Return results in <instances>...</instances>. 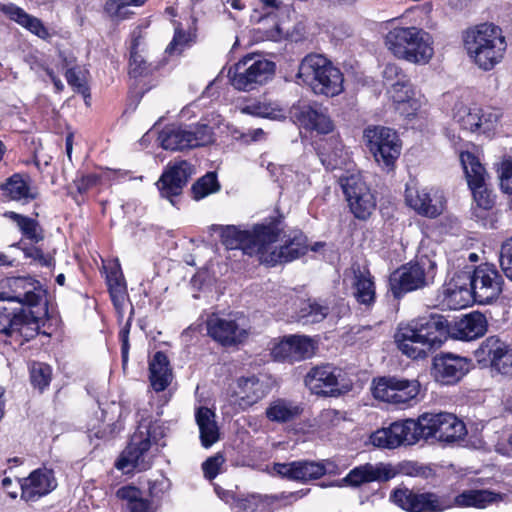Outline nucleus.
<instances>
[{
  "mask_svg": "<svg viewBox=\"0 0 512 512\" xmlns=\"http://www.w3.org/2000/svg\"><path fill=\"white\" fill-rule=\"evenodd\" d=\"M487 327V319L480 312L465 315L452 328L443 315L430 314L399 326L395 342L399 350L409 358L423 359L430 351L440 347L449 334L458 340L472 341L482 337Z\"/></svg>",
  "mask_w": 512,
  "mask_h": 512,
  "instance_id": "1",
  "label": "nucleus"
},
{
  "mask_svg": "<svg viewBox=\"0 0 512 512\" xmlns=\"http://www.w3.org/2000/svg\"><path fill=\"white\" fill-rule=\"evenodd\" d=\"M462 40L469 59L483 71H490L501 63L507 50L502 29L493 23L467 28Z\"/></svg>",
  "mask_w": 512,
  "mask_h": 512,
  "instance_id": "2",
  "label": "nucleus"
},
{
  "mask_svg": "<svg viewBox=\"0 0 512 512\" xmlns=\"http://www.w3.org/2000/svg\"><path fill=\"white\" fill-rule=\"evenodd\" d=\"M385 46L398 59L426 64L434 54L428 32L416 26H397L385 36Z\"/></svg>",
  "mask_w": 512,
  "mask_h": 512,
  "instance_id": "3",
  "label": "nucleus"
},
{
  "mask_svg": "<svg viewBox=\"0 0 512 512\" xmlns=\"http://www.w3.org/2000/svg\"><path fill=\"white\" fill-rule=\"evenodd\" d=\"M165 436V428L157 421L142 420L137 431L116 462V467L125 472L144 471L150 468L148 451L152 443H157Z\"/></svg>",
  "mask_w": 512,
  "mask_h": 512,
  "instance_id": "4",
  "label": "nucleus"
},
{
  "mask_svg": "<svg viewBox=\"0 0 512 512\" xmlns=\"http://www.w3.org/2000/svg\"><path fill=\"white\" fill-rule=\"evenodd\" d=\"M266 229L272 230L274 237L270 241H263L259 255L261 263L275 266L293 261L307 252V238L302 232L293 231L281 236L277 224H269Z\"/></svg>",
  "mask_w": 512,
  "mask_h": 512,
  "instance_id": "5",
  "label": "nucleus"
},
{
  "mask_svg": "<svg viewBox=\"0 0 512 512\" xmlns=\"http://www.w3.org/2000/svg\"><path fill=\"white\" fill-rule=\"evenodd\" d=\"M465 278L469 280L470 289L458 287L455 284V288L447 289V295L450 298H456L457 294L465 293L473 296L474 301L480 304H488L502 293L504 279L493 264H480L473 272H468Z\"/></svg>",
  "mask_w": 512,
  "mask_h": 512,
  "instance_id": "6",
  "label": "nucleus"
},
{
  "mask_svg": "<svg viewBox=\"0 0 512 512\" xmlns=\"http://www.w3.org/2000/svg\"><path fill=\"white\" fill-rule=\"evenodd\" d=\"M436 263L428 257H421L396 269L389 277L390 290L395 298L422 289L433 283Z\"/></svg>",
  "mask_w": 512,
  "mask_h": 512,
  "instance_id": "7",
  "label": "nucleus"
},
{
  "mask_svg": "<svg viewBox=\"0 0 512 512\" xmlns=\"http://www.w3.org/2000/svg\"><path fill=\"white\" fill-rule=\"evenodd\" d=\"M416 425L418 440L451 443L462 439L467 433L463 421L447 412L423 413L416 419Z\"/></svg>",
  "mask_w": 512,
  "mask_h": 512,
  "instance_id": "8",
  "label": "nucleus"
},
{
  "mask_svg": "<svg viewBox=\"0 0 512 512\" xmlns=\"http://www.w3.org/2000/svg\"><path fill=\"white\" fill-rule=\"evenodd\" d=\"M38 316L33 311L15 306L11 302L0 300V341L4 343L20 342L34 337L35 330L31 325H37Z\"/></svg>",
  "mask_w": 512,
  "mask_h": 512,
  "instance_id": "9",
  "label": "nucleus"
},
{
  "mask_svg": "<svg viewBox=\"0 0 512 512\" xmlns=\"http://www.w3.org/2000/svg\"><path fill=\"white\" fill-rule=\"evenodd\" d=\"M306 387L316 395L338 397L352 390V380L339 367L322 364L312 367L304 379Z\"/></svg>",
  "mask_w": 512,
  "mask_h": 512,
  "instance_id": "10",
  "label": "nucleus"
},
{
  "mask_svg": "<svg viewBox=\"0 0 512 512\" xmlns=\"http://www.w3.org/2000/svg\"><path fill=\"white\" fill-rule=\"evenodd\" d=\"M275 70V64L259 55H246L229 68L228 77L237 90L248 91L264 83Z\"/></svg>",
  "mask_w": 512,
  "mask_h": 512,
  "instance_id": "11",
  "label": "nucleus"
},
{
  "mask_svg": "<svg viewBox=\"0 0 512 512\" xmlns=\"http://www.w3.org/2000/svg\"><path fill=\"white\" fill-rule=\"evenodd\" d=\"M420 383L416 379L382 377L374 382L373 396L383 402L405 408L417 403Z\"/></svg>",
  "mask_w": 512,
  "mask_h": 512,
  "instance_id": "12",
  "label": "nucleus"
},
{
  "mask_svg": "<svg viewBox=\"0 0 512 512\" xmlns=\"http://www.w3.org/2000/svg\"><path fill=\"white\" fill-rule=\"evenodd\" d=\"M364 138L375 161L388 171L392 170L401 153L397 133L388 127L373 126L365 129Z\"/></svg>",
  "mask_w": 512,
  "mask_h": 512,
  "instance_id": "13",
  "label": "nucleus"
},
{
  "mask_svg": "<svg viewBox=\"0 0 512 512\" xmlns=\"http://www.w3.org/2000/svg\"><path fill=\"white\" fill-rule=\"evenodd\" d=\"M267 225H257L252 231L241 230L234 225L217 226L221 242L227 249H241L245 254L259 258L263 241H270L274 236Z\"/></svg>",
  "mask_w": 512,
  "mask_h": 512,
  "instance_id": "14",
  "label": "nucleus"
},
{
  "mask_svg": "<svg viewBox=\"0 0 512 512\" xmlns=\"http://www.w3.org/2000/svg\"><path fill=\"white\" fill-rule=\"evenodd\" d=\"M161 146L165 150L177 151L206 146L213 141L212 128L206 124L190 128L165 127L159 134Z\"/></svg>",
  "mask_w": 512,
  "mask_h": 512,
  "instance_id": "15",
  "label": "nucleus"
},
{
  "mask_svg": "<svg viewBox=\"0 0 512 512\" xmlns=\"http://www.w3.org/2000/svg\"><path fill=\"white\" fill-rule=\"evenodd\" d=\"M390 498L409 512H443L451 509L450 494L419 492L401 487L393 490Z\"/></svg>",
  "mask_w": 512,
  "mask_h": 512,
  "instance_id": "16",
  "label": "nucleus"
},
{
  "mask_svg": "<svg viewBox=\"0 0 512 512\" xmlns=\"http://www.w3.org/2000/svg\"><path fill=\"white\" fill-rule=\"evenodd\" d=\"M340 185L354 216L367 219L376 207V200L360 174L340 177Z\"/></svg>",
  "mask_w": 512,
  "mask_h": 512,
  "instance_id": "17",
  "label": "nucleus"
},
{
  "mask_svg": "<svg viewBox=\"0 0 512 512\" xmlns=\"http://www.w3.org/2000/svg\"><path fill=\"white\" fill-rule=\"evenodd\" d=\"M416 420L406 419L378 429L370 436V442L378 448L395 449L401 445H414L418 440Z\"/></svg>",
  "mask_w": 512,
  "mask_h": 512,
  "instance_id": "18",
  "label": "nucleus"
},
{
  "mask_svg": "<svg viewBox=\"0 0 512 512\" xmlns=\"http://www.w3.org/2000/svg\"><path fill=\"white\" fill-rule=\"evenodd\" d=\"M0 290V300L11 302L18 306L27 305L34 307L40 304L43 294L37 289L36 282L32 278L11 277L2 282Z\"/></svg>",
  "mask_w": 512,
  "mask_h": 512,
  "instance_id": "19",
  "label": "nucleus"
},
{
  "mask_svg": "<svg viewBox=\"0 0 512 512\" xmlns=\"http://www.w3.org/2000/svg\"><path fill=\"white\" fill-rule=\"evenodd\" d=\"M405 201L417 214L436 218L445 209V197L443 193L434 188L407 187Z\"/></svg>",
  "mask_w": 512,
  "mask_h": 512,
  "instance_id": "20",
  "label": "nucleus"
},
{
  "mask_svg": "<svg viewBox=\"0 0 512 512\" xmlns=\"http://www.w3.org/2000/svg\"><path fill=\"white\" fill-rule=\"evenodd\" d=\"M206 329L214 341L225 347L240 344L248 336L245 327L229 317H221L218 314H212L207 318Z\"/></svg>",
  "mask_w": 512,
  "mask_h": 512,
  "instance_id": "21",
  "label": "nucleus"
},
{
  "mask_svg": "<svg viewBox=\"0 0 512 512\" xmlns=\"http://www.w3.org/2000/svg\"><path fill=\"white\" fill-rule=\"evenodd\" d=\"M470 370V360L452 353H441L434 357L432 374L443 385L459 382Z\"/></svg>",
  "mask_w": 512,
  "mask_h": 512,
  "instance_id": "22",
  "label": "nucleus"
},
{
  "mask_svg": "<svg viewBox=\"0 0 512 512\" xmlns=\"http://www.w3.org/2000/svg\"><path fill=\"white\" fill-rule=\"evenodd\" d=\"M193 174L194 168L186 160L169 165L156 183L161 196L169 199L174 205L173 197L182 193L184 186Z\"/></svg>",
  "mask_w": 512,
  "mask_h": 512,
  "instance_id": "23",
  "label": "nucleus"
},
{
  "mask_svg": "<svg viewBox=\"0 0 512 512\" xmlns=\"http://www.w3.org/2000/svg\"><path fill=\"white\" fill-rule=\"evenodd\" d=\"M268 393V383L255 375L239 377L231 387V397L243 410L259 402Z\"/></svg>",
  "mask_w": 512,
  "mask_h": 512,
  "instance_id": "24",
  "label": "nucleus"
},
{
  "mask_svg": "<svg viewBox=\"0 0 512 512\" xmlns=\"http://www.w3.org/2000/svg\"><path fill=\"white\" fill-rule=\"evenodd\" d=\"M273 472L288 480L308 482L319 479L327 473L324 462L298 460L289 463H274Z\"/></svg>",
  "mask_w": 512,
  "mask_h": 512,
  "instance_id": "25",
  "label": "nucleus"
},
{
  "mask_svg": "<svg viewBox=\"0 0 512 512\" xmlns=\"http://www.w3.org/2000/svg\"><path fill=\"white\" fill-rule=\"evenodd\" d=\"M20 486L21 498L26 502H35L52 492L57 487V481L51 469L39 468L23 478Z\"/></svg>",
  "mask_w": 512,
  "mask_h": 512,
  "instance_id": "26",
  "label": "nucleus"
},
{
  "mask_svg": "<svg viewBox=\"0 0 512 512\" xmlns=\"http://www.w3.org/2000/svg\"><path fill=\"white\" fill-rule=\"evenodd\" d=\"M293 118L300 127L309 131H316L319 134H328L334 128L326 110L317 104L299 106L294 110Z\"/></svg>",
  "mask_w": 512,
  "mask_h": 512,
  "instance_id": "27",
  "label": "nucleus"
},
{
  "mask_svg": "<svg viewBox=\"0 0 512 512\" xmlns=\"http://www.w3.org/2000/svg\"><path fill=\"white\" fill-rule=\"evenodd\" d=\"M503 498V494L485 489H468L456 496L450 494L451 508L485 509L494 503L502 501Z\"/></svg>",
  "mask_w": 512,
  "mask_h": 512,
  "instance_id": "28",
  "label": "nucleus"
},
{
  "mask_svg": "<svg viewBox=\"0 0 512 512\" xmlns=\"http://www.w3.org/2000/svg\"><path fill=\"white\" fill-rule=\"evenodd\" d=\"M3 195L14 201H31L37 198V191L27 174L15 173L0 185Z\"/></svg>",
  "mask_w": 512,
  "mask_h": 512,
  "instance_id": "29",
  "label": "nucleus"
},
{
  "mask_svg": "<svg viewBox=\"0 0 512 512\" xmlns=\"http://www.w3.org/2000/svg\"><path fill=\"white\" fill-rule=\"evenodd\" d=\"M330 63L331 61L321 54H308L301 60L296 77L313 90Z\"/></svg>",
  "mask_w": 512,
  "mask_h": 512,
  "instance_id": "30",
  "label": "nucleus"
},
{
  "mask_svg": "<svg viewBox=\"0 0 512 512\" xmlns=\"http://www.w3.org/2000/svg\"><path fill=\"white\" fill-rule=\"evenodd\" d=\"M195 420L199 428L200 441L203 447L209 448L220 439V431L213 410L204 406L197 408Z\"/></svg>",
  "mask_w": 512,
  "mask_h": 512,
  "instance_id": "31",
  "label": "nucleus"
},
{
  "mask_svg": "<svg viewBox=\"0 0 512 512\" xmlns=\"http://www.w3.org/2000/svg\"><path fill=\"white\" fill-rule=\"evenodd\" d=\"M149 379L156 392L164 391L172 380V371L166 354L158 351L149 363Z\"/></svg>",
  "mask_w": 512,
  "mask_h": 512,
  "instance_id": "32",
  "label": "nucleus"
},
{
  "mask_svg": "<svg viewBox=\"0 0 512 512\" xmlns=\"http://www.w3.org/2000/svg\"><path fill=\"white\" fill-rule=\"evenodd\" d=\"M344 77L338 67L332 62L324 69L321 78L313 87V93L316 95H324L326 97H334L343 91Z\"/></svg>",
  "mask_w": 512,
  "mask_h": 512,
  "instance_id": "33",
  "label": "nucleus"
},
{
  "mask_svg": "<svg viewBox=\"0 0 512 512\" xmlns=\"http://www.w3.org/2000/svg\"><path fill=\"white\" fill-rule=\"evenodd\" d=\"M303 412V408L287 399L278 398L270 402L265 415L271 422L287 423L296 420Z\"/></svg>",
  "mask_w": 512,
  "mask_h": 512,
  "instance_id": "34",
  "label": "nucleus"
},
{
  "mask_svg": "<svg viewBox=\"0 0 512 512\" xmlns=\"http://www.w3.org/2000/svg\"><path fill=\"white\" fill-rule=\"evenodd\" d=\"M0 10L9 16L11 20L17 22L19 25L23 26L38 37L45 39L49 36V32L43 25L42 21L32 15H29L22 8L14 4H4L1 6Z\"/></svg>",
  "mask_w": 512,
  "mask_h": 512,
  "instance_id": "35",
  "label": "nucleus"
},
{
  "mask_svg": "<svg viewBox=\"0 0 512 512\" xmlns=\"http://www.w3.org/2000/svg\"><path fill=\"white\" fill-rule=\"evenodd\" d=\"M390 477L389 470L385 466H374L366 463L352 469L344 478V481L351 486H359L363 483L388 480Z\"/></svg>",
  "mask_w": 512,
  "mask_h": 512,
  "instance_id": "36",
  "label": "nucleus"
},
{
  "mask_svg": "<svg viewBox=\"0 0 512 512\" xmlns=\"http://www.w3.org/2000/svg\"><path fill=\"white\" fill-rule=\"evenodd\" d=\"M353 295L358 303L370 306L375 301V285L368 270L353 271Z\"/></svg>",
  "mask_w": 512,
  "mask_h": 512,
  "instance_id": "37",
  "label": "nucleus"
},
{
  "mask_svg": "<svg viewBox=\"0 0 512 512\" xmlns=\"http://www.w3.org/2000/svg\"><path fill=\"white\" fill-rule=\"evenodd\" d=\"M116 495L126 502V512H155L150 501L144 499L142 492L134 486L121 487Z\"/></svg>",
  "mask_w": 512,
  "mask_h": 512,
  "instance_id": "38",
  "label": "nucleus"
},
{
  "mask_svg": "<svg viewBox=\"0 0 512 512\" xmlns=\"http://www.w3.org/2000/svg\"><path fill=\"white\" fill-rule=\"evenodd\" d=\"M460 161L467 179L469 188L486 183L487 173L478 158L470 152H462Z\"/></svg>",
  "mask_w": 512,
  "mask_h": 512,
  "instance_id": "39",
  "label": "nucleus"
},
{
  "mask_svg": "<svg viewBox=\"0 0 512 512\" xmlns=\"http://www.w3.org/2000/svg\"><path fill=\"white\" fill-rule=\"evenodd\" d=\"M301 497L300 492H281L274 495L251 494L247 498L241 500L239 507L242 509H251L252 511L262 505H273L276 502L288 503Z\"/></svg>",
  "mask_w": 512,
  "mask_h": 512,
  "instance_id": "40",
  "label": "nucleus"
},
{
  "mask_svg": "<svg viewBox=\"0 0 512 512\" xmlns=\"http://www.w3.org/2000/svg\"><path fill=\"white\" fill-rule=\"evenodd\" d=\"M329 314V307L316 300H308L302 303L297 320L303 325L315 324L323 321Z\"/></svg>",
  "mask_w": 512,
  "mask_h": 512,
  "instance_id": "41",
  "label": "nucleus"
},
{
  "mask_svg": "<svg viewBox=\"0 0 512 512\" xmlns=\"http://www.w3.org/2000/svg\"><path fill=\"white\" fill-rule=\"evenodd\" d=\"M509 347L510 345L501 340L498 336H490L481 343L479 348L475 351V356L479 362H489L491 365Z\"/></svg>",
  "mask_w": 512,
  "mask_h": 512,
  "instance_id": "42",
  "label": "nucleus"
},
{
  "mask_svg": "<svg viewBox=\"0 0 512 512\" xmlns=\"http://www.w3.org/2000/svg\"><path fill=\"white\" fill-rule=\"evenodd\" d=\"M10 219L16 222L22 234L32 242L38 243L44 239L43 229L38 221L15 212L6 214Z\"/></svg>",
  "mask_w": 512,
  "mask_h": 512,
  "instance_id": "43",
  "label": "nucleus"
},
{
  "mask_svg": "<svg viewBox=\"0 0 512 512\" xmlns=\"http://www.w3.org/2000/svg\"><path fill=\"white\" fill-rule=\"evenodd\" d=\"M220 184L215 172H208L199 178L191 187L192 197L195 200H201L210 194L220 190Z\"/></svg>",
  "mask_w": 512,
  "mask_h": 512,
  "instance_id": "44",
  "label": "nucleus"
},
{
  "mask_svg": "<svg viewBox=\"0 0 512 512\" xmlns=\"http://www.w3.org/2000/svg\"><path fill=\"white\" fill-rule=\"evenodd\" d=\"M480 107L474 106H466L463 104L456 105L454 112L455 121L464 129L470 132L477 131V122L479 120Z\"/></svg>",
  "mask_w": 512,
  "mask_h": 512,
  "instance_id": "45",
  "label": "nucleus"
},
{
  "mask_svg": "<svg viewBox=\"0 0 512 512\" xmlns=\"http://www.w3.org/2000/svg\"><path fill=\"white\" fill-rule=\"evenodd\" d=\"M138 46L139 36L134 37L130 51L129 74L134 78L146 76L151 72V65L139 54Z\"/></svg>",
  "mask_w": 512,
  "mask_h": 512,
  "instance_id": "46",
  "label": "nucleus"
},
{
  "mask_svg": "<svg viewBox=\"0 0 512 512\" xmlns=\"http://www.w3.org/2000/svg\"><path fill=\"white\" fill-rule=\"evenodd\" d=\"M293 358L295 361L310 358L315 353V342L307 336L291 335Z\"/></svg>",
  "mask_w": 512,
  "mask_h": 512,
  "instance_id": "47",
  "label": "nucleus"
},
{
  "mask_svg": "<svg viewBox=\"0 0 512 512\" xmlns=\"http://www.w3.org/2000/svg\"><path fill=\"white\" fill-rule=\"evenodd\" d=\"M146 0H109L106 2L105 10L109 13V15L118 20H122L127 18L131 11H129V6H142Z\"/></svg>",
  "mask_w": 512,
  "mask_h": 512,
  "instance_id": "48",
  "label": "nucleus"
},
{
  "mask_svg": "<svg viewBox=\"0 0 512 512\" xmlns=\"http://www.w3.org/2000/svg\"><path fill=\"white\" fill-rule=\"evenodd\" d=\"M31 383L35 388L43 391L51 381V368L44 363H33L30 369Z\"/></svg>",
  "mask_w": 512,
  "mask_h": 512,
  "instance_id": "49",
  "label": "nucleus"
},
{
  "mask_svg": "<svg viewBox=\"0 0 512 512\" xmlns=\"http://www.w3.org/2000/svg\"><path fill=\"white\" fill-rule=\"evenodd\" d=\"M387 92L394 103L402 104L410 101L414 95L410 79H404L392 84L387 88Z\"/></svg>",
  "mask_w": 512,
  "mask_h": 512,
  "instance_id": "50",
  "label": "nucleus"
},
{
  "mask_svg": "<svg viewBox=\"0 0 512 512\" xmlns=\"http://www.w3.org/2000/svg\"><path fill=\"white\" fill-rule=\"evenodd\" d=\"M474 201L479 209L488 211L492 209L495 204V196L492 191L488 189L486 183L470 187Z\"/></svg>",
  "mask_w": 512,
  "mask_h": 512,
  "instance_id": "51",
  "label": "nucleus"
},
{
  "mask_svg": "<svg viewBox=\"0 0 512 512\" xmlns=\"http://www.w3.org/2000/svg\"><path fill=\"white\" fill-rule=\"evenodd\" d=\"M501 190L512 195V158L504 156L497 165Z\"/></svg>",
  "mask_w": 512,
  "mask_h": 512,
  "instance_id": "52",
  "label": "nucleus"
},
{
  "mask_svg": "<svg viewBox=\"0 0 512 512\" xmlns=\"http://www.w3.org/2000/svg\"><path fill=\"white\" fill-rule=\"evenodd\" d=\"M479 120H476L477 122V131L481 133H489L492 131L498 120H499V113L498 111L492 109V108H481L479 110L478 114Z\"/></svg>",
  "mask_w": 512,
  "mask_h": 512,
  "instance_id": "53",
  "label": "nucleus"
},
{
  "mask_svg": "<svg viewBox=\"0 0 512 512\" xmlns=\"http://www.w3.org/2000/svg\"><path fill=\"white\" fill-rule=\"evenodd\" d=\"M81 71L77 67L68 68L65 71V78L67 83L74 88L77 93H80L85 99L90 98L89 87L80 76Z\"/></svg>",
  "mask_w": 512,
  "mask_h": 512,
  "instance_id": "54",
  "label": "nucleus"
},
{
  "mask_svg": "<svg viewBox=\"0 0 512 512\" xmlns=\"http://www.w3.org/2000/svg\"><path fill=\"white\" fill-rule=\"evenodd\" d=\"M225 458L222 454L217 453L214 456L209 457L202 464L204 476L208 480H213L220 471L221 466L224 464Z\"/></svg>",
  "mask_w": 512,
  "mask_h": 512,
  "instance_id": "55",
  "label": "nucleus"
},
{
  "mask_svg": "<svg viewBox=\"0 0 512 512\" xmlns=\"http://www.w3.org/2000/svg\"><path fill=\"white\" fill-rule=\"evenodd\" d=\"M383 79L385 85L388 87L392 86L397 82L409 78L404 71L394 63H388L383 70Z\"/></svg>",
  "mask_w": 512,
  "mask_h": 512,
  "instance_id": "56",
  "label": "nucleus"
},
{
  "mask_svg": "<svg viewBox=\"0 0 512 512\" xmlns=\"http://www.w3.org/2000/svg\"><path fill=\"white\" fill-rule=\"evenodd\" d=\"M500 265L505 275L512 280V237L501 246Z\"/></svg>",
  "mask_w": 512,
  "mask_h": 512,
  "instance_id": "57",
  "label": "nucleus"
},
{
  "mask_svg": "<svg viewBox=\"0 0 512 512\" xmlns=\"http://www.w3.org/2000/svg\"><path fill=\"white\" fill-rule=\"evenodd\" d=\"M242 111L246 114L264 118L275 119L277 117L276 112L271 107L260 102H252L243 107Z\"/></svg>",
  "mask_w": 512,
  "mask_h": 512,
  "instance_id": "58",
  "label": "nucleus"
},
{
  "mask_svg": "<svg viewBox=\"0 0 512 512\" xmlns=\"http://www.w3.org/2000/svg\"><path fill=\"white\" fill-rule=\"evenodd\" d=\"M343 419L342 414L335 409H324L318 416V424L321 427L328 428L336 426Z\"/></svg>",
  "mask_w": 512,
  "mask_h": 512,
  "instance_id": "59",
  "label": "nucleus"
},
{
  "mask_svg": "<svg viewBox=\"0 0 512 512\" xmlns=\"http://www.w3.org/2000/svg\"><path fill=\"white\" fill-rule=\"evenodd\" d=\"M273 356L277 359L295 361L293 358V348L291 337H285L280 343L273 348Z\"/></svg>",
  "mask_w": 512,
  "mask_h": 512,
  "instance_id": "60",
  "label": "nucleus"
},
{
  "mask_svg": "<svg viewBox=\"0 0 512 512\" xmlns=\"http://www.w3.org/2000/svg\"><path fill=\"white\" fill-rule=\"evenodd\" d=\"M107 284L109 289L126 287L125 279L118 261H115L107 273Z\"/></svg>",
  "mask_w": 512,
  "mask_h": 512,
  "instance_id": "61",
  "label": "nucleus"
},
{
  "mask_svg": "<svg viewBox=\"0 0 512 512\" xmlns=\"http://www.w3.org/2000/svg\"><path fill=\"white\" fill-rule=\"evenodd\" d=\"M491 366L501 374H510L512 372V349L509 347L501 356L495 360Z\"/></svg>",
  "mask_w": 512,
  "mask_h": 512,
  "instance_id": "62",
  "label": "nucleus"
},
{
  "mask_svg": "<svg viewBox=\"0 0 512 512\" xmlns=\"http://www.w3.org/2000/svg\"><path fill=\"white\" fill-rule=\"evenodd\" d=\"M24 253L27 257L34 259L39 264L45 267H50L53 265L54 259L50 254H45L38 247H29L24 250Z\"/></svg>",
  "mask_w": 512,
  "mask_h": 512,
  "instance_id": "63",
  "label": "nucleus"
},
{
  "mask_svg": "<svg viewBox=\"0 0 512 512\" xmlns=\"http://www.w3.org/2000/svg\"><path fill=\"white\" fill-rule=\"evenodd\" d=\"M188 41H189V35L186 32H184L183 30L177 28L175 30L173 40L169 44L167 50H169L170 52H173V51L180 52L185 47L186 43H188Z\"/></svg>",
  "mask_w": 512,
  "mask_h": 512,
  "instance_id": "64",
  "label": "nucleus"
}]
</instances>
